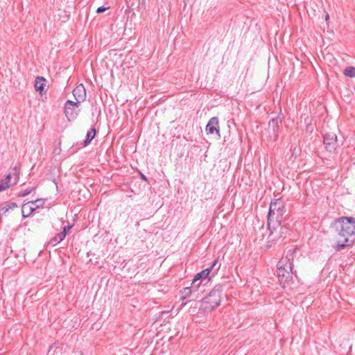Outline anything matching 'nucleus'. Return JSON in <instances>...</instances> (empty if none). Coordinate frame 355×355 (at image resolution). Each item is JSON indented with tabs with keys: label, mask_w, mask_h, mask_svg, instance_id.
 I'll use <instances>...</instances> for the list:
<instances>
[{
	"label": "nucleus",
	"mask_w": 355,
	"mask_h": 355,
	"mask_svg": "<svg viewBox=\"0 0 355 355\" xmlns=\"http://www.w3.org/2000/svg\"><path fill=\"white\" fill-rule=\"evenodd\" d=\"M336 235V245L334 248L340 250L347 246H350L355 242V218L340 217L334 222L332 225Z\"/></svg>",
	"instance_id": "1"
},
{
	"label": "nucleus",
	"mask_w": 355,
	"mask_h": 355,
	"mask_svg": "<svg viewBox=\"0 0 355 355\" xmlns=\"http://www.w3.org/2000/svg\"><path fill=\"white\" fill-rule=\"evenodd\" d=\"M286 213L284 202L281 199L272 201L268 214V228L278 227Z\"/></svg>",
	"instance_id": "2"
},
{
	"label": "nucleus",
	"mask_w": 355,
	"mask_h": 355,
	"mask_svg": "<svg viewBox=\"0 0 355 355\" xmlns=\"http://www.w3.org/2000/svg\"><path fill=\"white\" fill-rule=\"evenodd\" d=\"M221 291L218 288L213 289L209 295L202 300V308L205 311H211L220 302Z\"/></svg>",
	"instance_id": "3"
},
{
	"label": "nucleus",
	"mask_w": 355,
	"mask_h": 355,
	"mask_svg": "<svg viewBox=\"0 0 355 355\" xmlns=\"http://www.w3.org/2000/svg\"><path fill=\"white\" fill-rule=\"evenodd\" d=\"M293 263L291 262L288 255L285 258H282L277 265V276L281 283L286 282L291 277Z\"/></svg>",
	"instance_id": "4"
},
{
	"label": "nucleus",
	"mask_w": 355,
	"mask_h": 355,
	"mask_svg": "<svg viewBox=\"0 0 355 355\" xmlns=\"http://www.w3.org/2000/svg\"><path fill=\"white\" fill-rule=\"evenodd\" d=\"M270 234L268 237V248L271 247L272 243L278 240L279 238L284 236L288 232V228L286 226H279L275 228H268Z\"/></svg>",
	"instance_id": "5"
},
{
	"label": "nucleus",
	"mask_w": 355,
	"mask_h": 355,
	"mask_svg": "<svg viewBox=\"0 0 355 355\" xmlns=\"http://www.w3.org/2000/svg\"><path fill=\"white\" fill-rule=\"evenodd\" d=\"M80 104V103L71 100H68L65 103L64 107V114L69 121L74 120L77 117L79 113L78 107Z\"/></svg>",
	"instance_id": "6"
},
{
	"label": "nucleus",
	"mask_w": 355,
	"mask_h": 355,
	"mask_svg": "<svg viewBox=\"0 0 355 355\" xmlns=\"http://www.w3.org/2000/svg\"><path fill=\"white\" fill-rule=\"evenodd\" d=\"M324 145L327 150L331 152L336 148L337 137L333 132L326 133L324 136Z\"/></svg>",
	"instance_id": "7"
},
{
	"label": "nucleus",
	"mask_w": 355,
	"mask_h": 355,
	"mask_svg": "<svg viewBox=\"0 0 355 355\" xmlns=\"http://www.w3.org/2000/svg\"><path fill=\"white\" fill-rule=\"evenodd\" d=\"M205 130L207 134L213 135L216 133L220 137L218 119L216 116H214L209 119L206 125Z\"/></svg>",
	"instance_id": "8"
},
{
	"label": "nucleus",
	"mask_w": 355,
	"mask_h": 355,
	"mask_svg": "<svg viewBox=\"0 0 355 355\" xmlns=\"http://www.w3.org/2000/svg\"><path fill=\"white\" fill-rule=\"evenodd\" d=\"M73 95L76 99V101L81 103L86 99V90L83 84L78 85L73 90Z\"/></svg>",
	"instance_id": "9"
},
{
	"label": "nucleus",
	"mask_w": 355,
	"mask_h": 355,
	"mask_svg": "<svg viewBox=\"0 0 355 355\" xmlns=\"http://www.w3.org/2000/svg\"><path fill=\"white\" fill-rule=\"evenodd\" d=\"M46 79L42 76H38L35 80V90L39 92L40 94H42L44 92Z\"/></svg>",
	"instance_id": "10"
},
{
	"label": "nucleus",
	"mask_w": 355,
	"mask_h": 355,
	"mask_svg": "<svg viewBox=\"0 0 355 355\" xmlns=\"http://www.w3.org/2000/svg\"><path fill=\"white\" fill-rule=\"evenodd\" d=\"M209 274V269H205L202 271H201L200 272L196 274L195 277L193 279V282H192L193 287H194V286L199 287L200 284H198L197 285H196V283L199 279H200L201 278H206V277H207Z\"/></svg>",
	"instance_id": "11"
},
{
	"label": "nucleus",
	"mask_w": 355,
	"mask_h": 355,
	"mask_svg": "<svg viewBox=\"0 0 355 355\" xmlns=\"http://www.w3.org/2000/svg\"><path fill=\"white\" fill-rule=\"evenodd\" d=\"M35 211V208L28 202L24 204L21 207V214L24 218H27Z\"/></svg>",
	"instance_id": "12"
},
{
	"label": "nucleus",
	"mask_w": 355,
	"mask_h": 355,
	"mask_svg": "<svg viewBox=\"0 0 355 355\" xmlns=\"http://www.w3.org/2000/svg\"><path fill=\"white\" fill-rule=\"evenodd\" d=\"M282 123V119L279 117L272 119L269 121L268 128L269 129H272L273 132H276L279 129V125Z\"/></svg>",
	"instance_id": "13"
},
{
	"label": "nucleus",
	"mask_w": 355,
	"mask_h": 355,
	"mask_svg": "<svg viewBox=\"0 0 355 355\" xmlns=\"http://www.w3.org/2000/svg\"><path fill=\"white\" fill-rule=\"evenodd\" d=\"M64 347V346L62 344L55 343L50 347L49 353L51 352L53 349H55L52 352L53 355L62 353V349Z\"/></svg>",
	"instance_id": "14"
},
{
	"label": "nucleus",
	"mask_w": 355,
	"mask_h": 355,
	"mask_svg": "<svg viewBox=\"0 0 355 355\" xmlns=\"http://www.w3.org/2000/svg\"><path fill=\"white\" fill-rule=\"evenodd\" d=\"M64 239V234L59 233L56 236H55L51 241L49 242V245L52 246L56 245L58 243H60Z\"/></svg>",
	"instance_id": "15"
},
{
	"label": "nucleus",
	"mask_w": 355,
	"mask_h": 355,
	"mask_svg": "<svg viewBox=\"0 0 355 355\" xmlns=\"http://www.w3.org/2000/svg\"><path fill=\"white\" fill-rule=\"evenodd\" d=\"M96 135V130L94 128L91 129L87 133V139L84 141V146H86L88 145V144L90 143V141L94 138Z\"/></svg>",
	"instance_id": "16"
},
{
	"label": "nucleus",
	"mask_w": 355,
	"mask_h": 355,
	"mask_svg": "<svg viewBox=\"0 0 355 355\" xmlns=\"http://www.w3.org/2000/svg\"><path fill=\"white\" fill-rule=\"evenodd\" d=\"M10 175L8 174L6 176L5 180H1V182H0V191L5 190L6 189H7L10 187Z\"/></svg>",
	"instance_id": "17"
},
{
	"label": "nucleus",
	"mask_w": 355,
	"mask_h": 355,
	"mask_svg": "<svg viewBox=\"0 0 355 355\" xmlns=\"http://www.w3.org/2000/svg\"><path fill=\"white\" fill-rule=\"evenodd\" d=\"M45 202V200L44 199H37L35 200H32V201H30L29 203L31 205V206L33 207V208H35V210L36 209H38V208H40V207H42L44 204Z\"/></svg>",
	"instance_id": "18"
},
{
	"label": "nucleus",
	"mask_w": 355,
	"mask_h": 355,
	"mask_svg": "<svg viewBox=\"0 0 355 355\" xmlns=\"http://www.w3.org/2000/svg\"><path fill=\"white\" fill-rule=\"evenodd\" d=\"M345 76L350 78L355 77V67H347L344 70Z\"/></svg>",
	"instance_id": "19"
},
{
	"label": "nucleus",
	"mask_w": 355,
	"mask_h": 355,
	"mask_svg": "<svg viewBox=\"0 0 355 355\" xmlns=\"http://www.w3.org/2000/svg\"><path fill=\"white\" fill-rule=\"evenodd\" d=\"M220 264L218 263V259H216L213 261V263H211V265L208 267L207 269H209V273L212 271V270H214V274L216 273V272L218 270V269L220 268Z\"/></svg>",
	"instance_id": "20"
},
{
	"label": "nucleus",
	"mask_w": 355,
	"mask_h": 355,
	"mask_svg": "<svg viewBox=\"0 0 355 355\" xmlns=\"http://www.w3.org/2000/svg\"><path fill=\"white\" fill-rule=\"evenodd\" d=\"M34 190V188L32 187V188H30V189H26V190L23 191H21L18 196L19 197H24L27 195H28L29 193H31Z\"/></svg>",
	"instance_id": "21"
},
{
	"label": "nucleus",
	"mask_w": 355,
	"mask_h": 355,
	"mask_svg": "<svg viewBox=\"0 0 355 355\" xmlns=\"http://www.w3.org/2000/svg\"><path fill=\"white\" fill-rule=\"evenodd\" d=\"M9 210L8 206L7 204L3 205L0 207V216L6 214Z\"/></svg>",
	"instance_id": "22"
},
{
	"label": "nucleus",
	"mask_w": 355,
	"mask_h": 355,
	"mask_svg": "<svg viewBox=\"0 0 355 355\" xmlns=\"http://www.w3.org/2000/svg\"><path fill=\"white\" fill-rule=\"evenodd\" d=\"M71 227H72V226L70 225H66L63 227L62 232H61L60 233H64V237H65L67 235V233L71 229Z\"/></svg>",
	"instance_id": "23"
},
{
	"label": "nucleus",
	"mask_w": 355,
	"mask_h": 355,
	"mask_svg": "<svg viewBox=\"0 0 355 355\" xmlns=\"http://www.w3.org/2000/svg\"><path fill=\"white\" fill-rule=\"evenodd\" d=\"M184 296L183 297L184 298L188 297L190 294H191V288H186L184 289Z\"/></svg>",
	"instance_id": "24"
},
{
	"label": "nucleus",
	"mask_w": 355,
	"mask_h": 355,
	"mask_svg": "<svg viewBox=\"0 0 355 355\" xmlns=\"http://www.w3.org/2000/svg\"><path fill=\"white\" fill-rule=\"evenodd\" d=\"M7 205L8 206L9 209L17 207V205L15 202L8 203Z\"/></svg>",
	"instance_id": "25"
},
{
	"label": "nucleus",
	"mask_w": 355,
	"mask_h": 355,
	"mask_svg": "<svg viewBox=\"0 0 355 355\" xmlns=\"http://www.w3.org/2000/svg\"><path fill=\"white\" fill-rule=\"evenodd\" d=\"M107 9V8L104 7V6H101L99 8H98L97 10H96V12L97 13H102L103 12H104L105 10Z\"/></svg>",
	"instance_id": "26"
},
{
	"label": "nucleus",
	"mask_w": 355,
	"mask_h": 355,
	"mask_svg": "<svg viewBox=\"0 0 355 355\" xmlns=\"http://www.w3.org/2000/svg\"><path fill=\"white\" fill-rule=\"evenodd\" d=\"M141 178L143 180H147V179H146V178L145 177V175H143V174H141Z\"/></svg>",
	"instance_id": "27"
},
{
	"label": "nucleus",
	"mask_w": 355,
	"mask_h": 355,
	"mask_svg": "<svg viewBox=\"0 0 355 355\" xmlns=\"http://www.w3.org/2000/svg\"><path fill=\"white\" fill-rule=\"evenodd\" d=\"M329 18V15L328 14L326 15L325 16V19L327 21Z\"/></svg>",
	"instance_id": "28"
},
{
	"label": "nucleus",
	"mask_w": 355,
	"mask_h": 355,
	"mask_svg": "<svg viewBox=\"0 0 355 355\" xmlns=\"http://www.w3.org/2000/svg\"><path fill=\"white\" fill-rule=\"evenodd\" d=\"M15 175H16V179H18L19 178V173H15Z\"/></svg>",
	"instance_id": "29"
}]
</instances>
